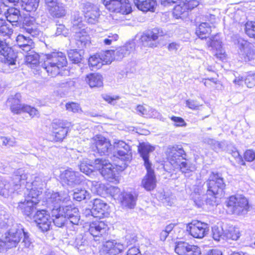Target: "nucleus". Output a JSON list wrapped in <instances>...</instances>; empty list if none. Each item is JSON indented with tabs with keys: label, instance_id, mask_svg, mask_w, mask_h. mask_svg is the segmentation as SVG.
<instances>
[{
	"label": "nucleus",
	"instance_id": "f257e3e1",
	"mask_svg": "<svg viewBox=\"0 0 255 255\" xmlns=\"http://www.w3.org/2000/svg\"><path fill=\"white\" fill-rule=\"evenodd\" d=\"M204 186L207 188V195L211 196L206 199V203L211 206L217 205V199L224 196L226 187L222 174L212 172L208 179L204 183Z\"/></svg>",
	"mask_w": 255,
	"mask_h": 255
},
{
	"label": "nucleus",
	"instance_id": "f03ea898",
	"mask_svg": "<svg viewBox=\"0 0 255 255\" xmlns=\"http://www.w3.org/2000/svg\"><path fill=\"white\" fill-rule=\"evenodd\" d=\"M45 56L41 66L48 75L52 77L62 75L63 68L67 64L65 54L61 52H53Z\"/></svg>",
	"mask_w": 255,
	"mask_h": 255
},
{
	"label": "nucleus",
	"instance_id": "7ed1b4c3",
	"mask_svg": "<svg viewBox=\"0 0 255 255\" xmlns=\"http://www.w3.org/2000/svg\"><path fill=\"white\" fill-rule=\"evenodd\" d=\"M27 178V175L22 169H18L14 172L9 182L0 177V195L5 198L10 196L24 183L25 179Z\"/></svg>",
	"mask_w": 255,
	"mask_h": 255
},
{
	"label": "nucleus",
	"instance_id": "20e7f679",
	"mask_svg": "<svg viewBox=\"0 0 255 255\" xmlns=\"http://www.w3.org/2000/svg\"><path fill=\"white\" fill-rule=\"evenodd\" d=\"M21 98L20 94L16 93L14 95H11L8 98L7 104L9 105L11 112L14 114L27 113L31 118L38 117L39 112L35 108L27 105L20 104Z\"/></svg>",
	"mask_w": 255,
	"mask_h": 255
},
{
	"label": "nucleus",
	"instance_id": "39448f33",
	"mask_svg": "<svg viewBox=\"0 0 255 255\" xmlns=\"http://www.w3.org/2000/svg\"><path fill=\"white\" fill-rule=\"evenodd\" d=\"M113 146L115 150L113 154L114 160H115L116 158L123 162L121 164L117 163L116 165L125 168L127 166V162L129 161L132 158L129 145L123 140H118L114 142Z\"/></svg>",
	"mask_w": 255,
	"mask_h": 255
},
{
	"label": "nucleus",
	"instance_id": "423d86ee",
	"mask_svg": "<svg viewBox=\"0 0 255 255\" xmlns=\"http://www.w3.org/2000/svg\"><path fill=\"white\" fill-rule=\"evenodd\" d=\"M45 199L46 204L53 214L55 213V211L62 209L63 207L62 204L70 200V197L66 191L46 192Z\"/></svg>",
	"mask_w": 255,
	"mask_h": 255
},
{
	"label": "nucleus",
	"instance_id": "0eeeda50",
	"mask_svg": "<svg viewBox=\"0 0 255 255\" xmlns=\"http://www.w3.org/2000/svg\"><path fill=\"white\" fill-rule=\"evenodd\" d=\"M90 148L101 156L112 154V145L110 140L101 135H96L90 139Z\"/></svg>",
	"mask_w": 255,
	"mask_h": 255
},
{
	"label": "nucleus",
	"instance_id": "6e6552de",
	"mask_svg": "<svg viewBox=\"0 0 255 255\" xmlns=\"http://www.w3.org/2000/svg\"><path fill=\"white\" fill-rule=\"evenodd\" d=\"M227 206L233 214L237 215L246 214L249 208L247 199L241 195L231 196L227 202Z\"/></svg>",
	"mask_w": 255,
	"mask_h": 255
},
{
	"label": "nucleus",
	"instance_id": "1a4fd4ad",
	"mask_svg": "<svg viewBox=\"0 0 255 255\" xmlns=\"http://www.w3.org/2000/svg\"><path fill=\"white\" fill-rule=\"evenodd\" d=\"M79 7L88 23L93 24L98 22L100 11L97 4L84 0L81 1Z\"/></svg>",
	"mask_w": 255,
	"mask_h": 255
},
{
	"label": "nucleus",
	"instance_id": "9d476101",
	"mask_svg": "<svg viewBox=\"0 0 255 255\" xmlns=\"http://www.w3.org/2000/svg\"><path fill=\"white\" fill-rule=\"evenodd\" d=\"M103 3L111 12L128 14L131 11L128 0H103Z\"/></svg>",
	"mask_w": 255,
	"mask_h": 255
},
{
	"label": "nucleus",
	"instance_id": "9b49d317",
	"mask_svg": "<svg viewBox=\"0 0 255 255\" xmlns=\"http://www.w3.org/2000/svg\"><path fill=\"white\" fill-rule=\"evenodd\" d=\"M16 54L4 40L0 38V62L9 66L15 65Z\"/></svg>",
	"mask_w": 255,
	"mask_h": 255
},
{
	"label": "nucleus",
	"instance_id": "f8f14e48",
	"mask_svg": "<svg viewBox=\"0 0 255 255\" xmlns=\"http://www.w3.org/2000/svg\"><path fill=\"white\" fill-rule=\"evenodd\" d=\"M6 227L8 228V229L5 233V238L10 243L8 244V246L15 247L19 242L22 234L24 231V229L20 224L14 223L13 221L12 223H10L9 226L6 225Z\"/></svg>",
	"mask_w": 255,
	"mask_h": 255
},
{
	"label": "nucleus",
	"instance_id": "ddd939ff",
	"mask_svg": "<svg viewBox=\"0 0 255 255\" xmlns=\"http://www.w3.org/2000/svg\"><path fill=\"white\" fill-rule=\"evenodd\" d=\"M94 167L107 180L111 181L114 178V168L109 160L103 158H97L94 161Z\"/></svg>",
	"mask_w": 255,
	"mask_h": 255
},
{
	"label": "nucleus",
	"instance_id": "4468645a",
	"mask_svg": "<svg viewBox=\"0 0 255 255\" xmlns=\"http://www.w3.org/2000/svg\"><path fill=\"white\" fill-rule=\"evenodd\" d=\"M164 31L159 28H155L151 30L144 32L141 36L140 40L142 45L144 47H155L157 46V39L164 35Z\"/></svg>",
	"mask_w": 255,
	"mask_h": 255
},
{
	"label": "nucleus",
	"instance_id": "2eb2a0df",
	"mask_svg": "<svg viewBox=\"0 0 255 255\" xmlns=\"http://www.w3.org/2000/svg\"><path fill=\"white\" fill-rule=\"evenodd\" d=\"M165 153L170 163L174 167L177 166L181 160L185 159L186 153L181 145L175 144L169 145L166 150Z\"/></svg>",
	"mask_w": 255,
	"mask_h": 255
},
{
	"label": "nucleus",
	"instance_id": "dca6fc26",
	"mask_svg": "<svg viewBox=\"0 0 255 255\" xmlns=\"http://www.w3.org/2000/svg\"><path fill=\"white\" fill-rule=\"evenodd\" d=\"M186 231L193 237L202 239L208 234L209 227L207 224L195 220L187 225Z\"/></svg>",
	"mask_w": 255,
	"mask_h": 255
},
{
	"label": "nucleus",
	"instance_id": "f3484780",
	"mask_svg": "<svg viewBox=\"0 0 255 255\" xmlns=\"http://www.w3.org/2000/svg\"><path fill=\"white\" fill-rule=\"evenodd\" d=\"M46 9L55 18H61L66 15V6L58 0H44Z\"/></svg>",
	"mask_w": 255,
	"mask_h": 255
},
{
	"label": "nucleus",
	"instance_id": "a211bd4d",
	"mask_svg": "<svg viewBox=\"0 0 255 255\" xmlns=\"http://www.w3.org/2000/svg\"><path fill=\"white\" fill-rule=\"evenodd\" d=\"M60 214L64 215L67 220V225L69 224L72 225L73 230H75L76 227L81 223L79 210L74 206L68 205L63 207L61 209Z\"/></svg>",
	"mask_w": 255,
	"mask_h": 255
},
{
	"label": "nucleus",
	"instance_id": "6ab92c4d",
	"mask_svg": "<svg viewBox=\"0 0 255 255\" xmlns=\"http://www.w3.org/2000/svg\"><path fill=\"white\" fill-rule=\"evenodd\" d=\"M62 182L70 188L79 185L84 180V177L78 172L69 168L64 171L61 174Z\"/></svg>",
	"mask_w": 255,
	"mask_h": 255
},
{
	"label": "nucleus",
	"instance_id": "aec40b11",
	"mask_svg": "<svg viewBox=\"0 0 255 255\" xmlns=\"http://www.w3.org/2000/svg\"><path fill=\"white\" fill-rule=\"evenodd\" d=\"M33 219L38 228L42 232H46L50 229L52 219L49 214L45 210L37 211L33 215Z\"/></svg>",
	"mask_w": 255,
	"mask_h": 255
},
{
	"label": "nucleus",
	"instance_id": "412c9836",
	"mask_svg": "<svg viewBox=\"0 0 255 255\" xmlns=\"http://www.w3.org/2000/svg\"><path fill=\"white\" fill-rule=\"evenodd\" d=\"M175 252L179 255H201V254L199 247L184 242H179L176 243Z\"/></svg>",
	"mask_w": 255,
	"mask_h": 255
},
{
	"label": "nucleus",
	"instance_id": "4be33fe9",
	"mask_svg": "<svg viewBox=\"0 0 255 255\" xmlns=\"http://www.w3.org/2000/svg\"><path fill=\"white\" fill-rule=\"evenodd\" d=\"M67 124L60 120H56L52 124V135L56 141L62 140L68 132Z\"/></svg>",
	"mask_w": 255,
	"mask_h": 255
},
{
	"label": "nucleus",
	"instance_id": "5701e85b",
	"mask_svg": "<svg viewBox=\"0 0 255 255\" xmlns=\"http://www.w3.org/2000/svg\"><path fill=\"white\" fill-rule=\"evenodd\" d=\"M27 175V178L25 179L24 183L22 184L20 187H24V194L27 193V196L25 198L27 199H30L32 200H36L38 202L37 198L40 195V191L37 190L35 187L37 186V184L35 181H32L29 179V177H31V175L29 174Z\"/></svg>",
	"mask_w": 255,
	"mask_h": 255
},
{
	"label": "nucleus",
	"instance_id": "b1692460",
	"mask_svg": "<svg viewBox=\"0 0 255 255\" xmlns=\"http://www.w3.org/2000/svg\"><path fill=\"white\" fill-rule=\"evenodd\" d=\"M155 150V147L148 142H142L138 146V152L140 156L144 161V165L145 168L151 167V163L149 158L150 154Z\"/></svg>",
	"mask_w": 255,
	"mask_h": 255
},
{
	"label": "nucleus",
	"instance_id": "393cba45",
	"mask_svg": "<svg viewBox=\"0 0 255 255\" xmlns=\"http://www.w3.org/2000/svg\"><path fill=\"white\" fill-rule=\"evenodd\" d=\"M38 203L36 200L25 198L18 203L17 208L20 210L24 215L27 217H33V213L36 210V205Z\"/></svg>",
	"mask_w": 255,
	"mask_h": 255
},
{
	"label": "nucleus",
	"instance_id": "a878e982",
	"mask_svg": "<svg viewBox=\"0 0 255 255\" xmlns=\"http://www.w3.org/2000/svg\"><path fill=\"white\" fill-rule=\"evenodd\" d=\"M93 217L103 218L108 213L109 205L101 199L96 198L93 202Z\"/></svg>",
	"mask_w": 255,
	"mask_h": 255
},
{
	"label": "nucleus",
	"instance_id": "bb28decb",
	"mask_svg": "<svg viewBox=\"0 0 255 255\" xmlns=\"http://www.w3.org/2000/svg\"><path fill=\"white\" fill-rule=\"evenodd\" d=\"M107 228L103 222H95L90 224L89 231L95 241H100L101 237L106 233Z\"/></svg>",
	"mask_w": 255,
	"mask_h": 255
},
{
	"label": "nucleus",
	"instance_id": "cd10ccee",
	"mask_svg": "<svg viewBox=\"0 0 255 255\" xmlns=\"http://www.w3.org/2000/svg\"><path fill=\"white\" fill-rule=\"evenodd\" d=\"M147 173L144 176L141 181V186L146 191L153 190L156 185V179L154 175V171L151 167L146 168Z\"/></svg>",
	"mask_w": 255,
	"mask_h": 255
},
{
	"label": "nucleus",
	"instance_id": "c85d7f7f",
	"mask_svg": "<svg viewBox=\"0 0 255 255\" xmlns=\"http://www.w3.org/2000/svg\"><path fill=\"white\" fill-rule=\"evenodd\" d=\"M207 44L208 47L210 48V50H216L217 51L215 55L217 58H222L224 54L222 53V41L218 34L209 37Z\"/></svg>",
	"mask_w": 255,
	"mask_h": 255
},
{
	"label": "nucleus",
	"instance_id": "c756f323",
	"mask_svg": "<svg viewBox=\"0 0 255 255\" xmlns=\"http://www.w3.org/2000/svg\"><path fill=\"white\" fill-rule=\"evenodd\" d=\"M135 43L134 42H128L124 46L118 48L114 51V55L117 60H121L124 57L129 55L135 50Z\"/></svg>",
	"mask_w": 255,
	"mask_h": 255
},
{
	"label": "nucleus",
	"instance_id": "7c9ffc66",
	"mask_svg": "<svg viewBox=\"0 0 255 255\" xmlns=\"http://www.w3.org/2000/svg\"><path fill=\"white\" fill-rule=\"evenodd\" d=\"M23 28L27 33L33 37H36L39 34L40 30L38 29V24L36 22L35 19L33 17L25 18Z\"/></svg>",
	"mask_w": 255,
	"mask_h": 255
},
{
	"label": "nucleus",
	"instance_id": "2f4dec72",
	"mask_svg": "<svg viewBox=\"0 0 255 255\" xmlns=\"http://www.w3.org/2000/svg\"><path fill=\"white\" fill-rule=\"evenodd\" d=\"M137 194L135 192H124L121 194L120 200L123 206L133 209L136 205Z\"/></svg>",
	"mask_w": 255,
	"mask_h": 255
},
{
	"label": "nucleus",
	"instance_id": "473e14b6",
	"mask_svg": "<svg viewBox=\"0 0 255 255\" xmlns=\"http://www.w3.org/2000/svg\"><path fill=\"white\" fill-rule=\"evenodd\" d=\"M16 41L17 46L24 52L30 51L34 47L33 41L29 37L22 34H19L16 37Z\"/></svg>",
	"mask_w": 255,
	"mask_h": 255
},
{
	"label": "nucleus",
	"instance_id": "72a5a7b5",
	"mask_svg": "<svg viewBox=\"0 0 255 255\" xmlns=\"http://www.w3.org/2000/svg\"><path fill=\"white\" fill-rule=\"evenodd\" d=\"M125 245L116 241H109L106 243L105 247L109 255H117L121 253L125 249Z\"/></svg>",
	"mask_w": 255,
	"mask_h": 255
},
{
	"label": "nucleus",
	"instance_id": "f704fd0d",
	"mask_svg": "<svg viewBox=\"0 0 255 255\" xmlns=\"http://www.w3.org/2000/svg\"><path fill=\"white\" fill-rule=\"evenodd\" d=\"M75 39L80 48L86 46L90 43V37L85 29L75 30Z\"/></svg>",
	"mask_w": 255,
	"mask_h": 255
},
{
	"label": "nucleus",
	"instance_id": "c9c22d12",
	"mask_svg": "<svg viewBox=\"0 0 255 255\" xmlns=\"http://www.w3.org/2000/svg\"><path fill=\"white\" fill-rule=\"evenodd\" d=\"M6 19L12 26H17L20 23L21 15L19 9L11 7L7 9V13L5 14Z\"/></svg>",
	"mask_w": 255,
	"mask_h": 255
},
{
	"label": "nucleus",
	"instance_id": "e433bc0d",
	"mask_svg": "<svg viewBox=\"0 0 255 255\" xmlns=\"http://www.w3.org/2000/svg\"><path fill=\"white\" fill-rule=\"evenodd\" d=\"M86 81L91 88L103 86L102 77L101 75L97 73H92L87 75Z\"/></svg>",
	"mask_w": 255,
	"mask_h": 255
},
{
	"label": "nucleus",
	"instance_id": "4c0bfd02",
	"mask_svg": "<svg viewBox=\"0 0 255 255\" xmlns=\"http://www.w3.org/2000/svg\"><path fill=\"white\" fill-rule=\"evenodd\" d=\"M211 32V26L207 22H203L201 23L198 28L196 30V34L201 39L208 37V35Z\"/></svg>",
	"mask_w": 255,
	"mask_h": 255
},
{
	"label": "nucleus",
	"instance_id": "58836bf2",
	"mask_svg": "<svg viewBox=\"0 0 255 255\" xmlns=\"http://www.w3.org/2000/svg\"><path fill=\"white\" fill-rule=\"evenodd\" d=\"M12 218L9 213L6 212L4 209L0 208V227L6 228V225H10L12 223Z\"/></svg>",
	"mask_w": 255,
	"mask_h": 255
},
{
	"label": "nucleus",
	"instance_id": "ea45409f",
	"mask_svg": "<svg viewBox=\"0 0 255 255\" xmlns=\"http://www.w3.org/2000/svg\"><path fill=\"white\" fill-rule=\"evenodd\" d=\"M92 163H93V162L88 159H83L79 165L80 171L90 176L94 175V171L91 168V167H93ZM93 164H94V162H93Z\"/></svg>",
	"mask_w": 255,
	"mask_h": 255
},
{
	"label": "nucleus",
	"instance_id": "a19ab883",
	"mask_svg": "<svg viewBox=\"0 0 255 255\" xmlns=\"http://www.w3.org/2000/svg\"><path fill=\"white\" fill-rule=\"evenodd\" d=\"M71 22L73 24L74 30L82 28L83 25V17L80 15V13L79 11H75L73 12L71 16Z\"/></svg>",
	"mask_w": 255,
	"mask_h": 255
},
{
	"label": "nucleus",
	"instance_id": "79ce46f5",
	"mask_svg": "<svg viewBox=\"0 0 255 255\" xmlns=\"http://www.w3.org/2000/svg\"><path fill=\"white\" fill-rule=\"evenodd\" d=\"M21 6L27 11H35L38 5L39 0H21Z\"/></svg>",
	"mask_w": 255,
	"mask_h": 255
},
{
	"label": "nucleus",
	"instance_id": "37998d69",
	"mask_svg": "<svg viewBox=\"0 0 255 255\" xmlns=\"http://www.w3.org/2000/svg\"><path fill=\"white\" fill-rule=\"evenodd\" d=\"M12 33L11 25L5 19L0 18V34L9 37Z\"/></svg>",
	"mask_w": 255,
	"mask_h": 255
},
{
	"label": "nucleus",
	"instance_id": "c03bdc74",
	"mask_svg": "<svg viewBox=\"0 0 255 255\" xmlns=\"http://www.w3.org/2000/svg\"><path fill=\"white\" fill-rule=\"evenodd\" d=\"M175 167L180 168L181 171L184 173H189L195 169L194 165L190 162H188L185 158V159L181 160L179 163L177 164V166Z\"/></svg>",
	"mask_w": 255,
	"mask_h": 255
},
{
	"label": "nucleus",
	"instance_id": "a18cd8bd",
	"mask_svg": "<svg viewBox=\"0 0 255 255\" xmlns=\"http://www.w3.org/2000/svg\"><path fill=\"white\" fill-rule=\"evenodd\" d=\"M39 56L34 51H30L25 57V62L28 65L31 67L35 66L39 63Z\"/></svg>",
	"mask_w": 255,
	"mask_h": 255
},
{
	"label": "nucleus",
	"instance_id": "49530a36",
	"mask_svg": "<svg viewBox=\"0 0 255 255\" xmlns=\"http://www.w3.org/2000/svg\"><path fill=\"white\" fill-rule=\"evenodd\" d=\"M92 190L97 194L102 195L108 192V187L104 184L98 181L92 182Z\"/></svg>",
	"mask_w": 255,
	"mask_h": 255
},
{
	"label": "nucleus",
	"instance_id": "de8ad7c7",
	"mask_svg": "<svg viewBox=\"0 0 255 255\" xmlns=\"http://www.w3.org/2000/svg\"><path fill=\"white\" fill-rule=\"evenodd\" d=\"M55 212H57V214L55 215V218L52 219V220L56 226L58 227H62L65 223L67 224V220L65 218L64 215L60 214L61 209L55 211Z\"/></svg>",
	"mask_w": 255,
	"mask_h": 255
},
{
	"label": "nucleus",
	"instance_id": "09e8293b",
	"mask_svg": "<svg viewBox=\"0 0 255 255\" xmlns=\"http://www.w3.org/2000/svg\"><path fill=\"white\" fill-rule=\"evenodd\" d=\"M89 196L88 192L84 189H76L73 194V199L77 201L86 199Z\"/></svg>",
	"mask_w": 255,
	"mask_h": 255
},
{
	"label": "nucleus",
	"instance_id": "8fccbe9b",
	"mask_svg": "<svg viewBox=\"0 0 255 255\" xmlns=\"http://www.w3.org/2000/svg\"><path fill=\"white\" fill-rule=\"evenodd\" d=\"M187 6L184 4L183 6L180 4L175 6L174 8L173 14L176 18H182V16H185L187 14L186 10Z\"/></svg>",
	"mask_w": 255,
	"mask_h": 255
},
{
	"label": "nucleus",
	"instance_id": "3c124183",
	"mask_svg": "<svg viewBox=\"0 0 255 255\" xmlns=\"http://www.w3.org/2000/svg\"><path fill=\"white\" fill-rule=\"evenodd\" d=\"M155 5V1L154 0H146V2L144 1L142 4H139V6L137 7L141 11H153Z\"/></svg>",
	"mask_w": 255,
	"mask_h": 255
},
{
	"label": "nucleus",
	"instance_id": "603ef678",
	"mask_svg": "<svg viewBox=\"0 0 255 255\" xmlns=\"http://www.w3.org/2000/svg\"><path fill=\"white\" fill-rule=\"evenodd\" d=\"M55 86L56 87L65 88L69 90L75 87V82L69 79H65L59 82H56Z\"/></svg>",
	"mask_w": 255,
	"mask_h": 255
},
{
	"label": "nucleus",
	"instance_id": "864d4df0",
	"mask_svg": "<svg viewBox=\"0 0 255 255\" xmlns=\"http://www.w3.org/2000/svg\"><path fill=\"white\" fill-rule=\"evenodd\" d=\"M212 236L214 240L220 241L221 239H224L225 235L222 228L215 226L212 228Z\"/></svg>",
	"mask_w": 255,
	"mask_h": 255
},
{
	"label": "nucleus",
	"instance_id": "5fc2aeb1",
	"mask_svg": "<svg viewBox=\"0 0 255 255\" xmlns=\"http://www.w3.org/2000/svg\"><path fill=\"white\" fill-rule=\"evenodd\" d=\"M68 57L73 63L78 64L82 60V56L80 53L75 50H70L68 52Z\"/></svg>",
	"mask_w": 255,
	"mask_h": 255
},
{
	"label": "nucleus",
	"instance_id": "6e6d98bb",
	"mask_svg": "<svg viewBox=\"0 0 255 255\" xmlns=\"http://www.w3.org/2000/svg\"><path fill=\"white\" fill-rule=\"evenodd\" d=\"M226 238L233 240H237L240 237V233L238 228H230L225 235Z\"/></svg>",
	"mask_w": 255,
	"mask_h": 255
},
{
	"label": "nucleus",
	"instance_id": "4d7b16f0",
	"mask_svg": "<svg viewBox=\"0 0 255 255\" xmlns=\"http://www.w3.org/2000/svg\"><path fill=\"white\" fill-rule=\"evenodd\" d=\"M102 58L99 56L93 55L89 59V64L92 67L100 68L103 64Z\"/></svg>",
	"mask_w": 255,
	"mask_h": 255
},
{
	"label": "nucleus",
	"instance_id": "13d9d810",
	"mask_svg": "<svg viewBox=\"0 0 255 255\" xmlns=\"http://www.w3.org/2000/svg\"><path fill=\"white\" fill-rule=\"evenodd\" d=\"M245 30L250 37L255 38V22H248L245 24Z\"/></svg>",
	"mask_w": 255,
	"mask_h": 255
},
{
	"label": "nucleus",
	"instance_id": "bf43d9fd",
	"mask_svg": "<svg viewBox=\"0 0 255 255\" xmlns=\"http://www.w3.org/2000/svg\"><path fill=\"white\" fill-rule=\"evenodd\" d=\"M65 107L66 110L69 112H72L73 113H80L82 112L80 104L76 103H68L66 104Z\"/></svg>",
	"mask_w": 255,
	"mask_h": 255
},
{
	"label": "nucleus",
	"instance_id": "052dcab7",
	"mask_svg": "<svg viewBox=\"0 0 255 255\" xmlns=\"http://www.w3.org/2000/svg\"><path fill=\"white\" fill-rule=\"evenodd\" d=\"M245 84L248 88H252L255 86V74L248 75L245 79Z\"/></svg>",
	"mask_w": 255,
	"mask_h": 255
},
{
	"label": "nucleus",
	"instance_id": "680f3d73",
	"mask_svg": "<svg viewBox=\"0 0 255 255\" xmlns=\"http://www.w3.org/2000/svg\"><path fill=\"white\" fill-rule=\"evenodd\" d=\"M113 54L114 55V51L108 50L106 51L104 55H101L102 61L106 64L111 63L113 60Z\"/></svg>",
	"mask_w": 255,
	"mask_h": 255
},
{
	"label": "nucleus",
	"instance_id": "e2e57ef3",
	"mask_svg": "<svg viewBox=\"0 0 255 255\" xmlns=\"http://www.w3.org/2000/svg\"><path fill=\"white\" fill-rule=\"evenodd\" d=\"M22 236L23 237V239L22 242L20 243V246L25 248H28L30 247L32 243L29 237V234L25 231L22 234Z\"/></svg>",
	"mask_w": 255,
	"mask_h": 255
},
{
	"label": "nucleus",
	"instance_id": "0e129e2a",
	"mask_svg": "<svg viewBox=\"0 0 255 255\" xmlns=\"http://www.w3.org/2000/svg\"><path fill=\"white\" fill-rule=\"evenodd\" d=\"M69 33V30L63 24H59L57 26L55 32L56 36L63 35L67 36Z\"/></svg>",
	"mask_w": 255,
	"mask_h": 255
},
{
	"label": "nucleus",
	"instance_id": "69168bd1",
	"mask_svg": "<svg viewBox=\"0 0 255 255\" xmlns=\"http://www.w3.org/2000/svg\"><path fill=\"white\" fill-rule=\"evenodd\" d=\"M109 191L110 193L111 194L112 196L114 198H118L121 197L120 189L116 186H111L109 188H108V192Z\"/></svg>",
	"mask_w": 255,
	"mask_h": 255
},
{
	"label": "nucleus",
	"instance_id": "338daca9",
	"mask_svg": "<svg viewBox=\"0 0 255 255\" xmlns=\"http://www.w3.org/2000/svg\"><path fill=\"white\" fill-rule=\"evenodd\" d=\"M126 246L134 244L137 241V237L134 234H128L126 236Z\"/></svg>",
	"mask_w": 255,
	"mask_h": 255
},
{
	"label": "nucleus",
	"instance_id": "774afa93",
	"mask_svg": "<svg viewBox=\"0 0 255 255\" xmlns=\"http://www.w3.org/2000/svg\"><path fill=\"white\" fill-rule=\"evenodd\" d=\"M244 157L247 161L251 162L255 158V152L253 150H248L245 153Z\"/></svg>",
	"mask_w": 255,
	"mask_h": 255
}]
</instances>
